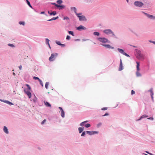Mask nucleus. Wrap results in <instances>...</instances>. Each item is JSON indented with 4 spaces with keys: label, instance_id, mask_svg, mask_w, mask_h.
I'll list each match as a JSON object with an SVG mask.
<instances>
[{
    "label": "nucleus",
    "instance_id": "11",
    "mask_svg": "<svg viewBox=\"0 0 155 155\" xmlns=\"http://www.w3.org/2000/svg\"><path fill=\"white\" fill-rule=\"evenodd\" d=\"M123 69V66L122 65V62L121 60H120V66L119 68V71H121Z\"/></svg>",
    "mask_w": 155,
    "mask_h": 155
},
{
    "label": "nucleus",
    "instance_id": "44",
    "mask_svg": "<svg viewBox=\"0 0 155 155\" xmlns=\"http://www.w3.org/2000/svg\"><path fill=\"white\" fill-rule=\"evenodd\" d=\"M85 135V132L84 131V132H83L81 134V136H84Z\"/></svg>",
    "mask_w": 155,
    "mask_h": 155
},
{
    "label": "nucleus",
    "instance_id": "54",
    "mask_svg": "<svg viewBox=\"0 0 155 155\" xmlns=\"http://www.w3.org/2000/svg\"><path fill=\"white\" fill-rule=\"evenodd\" d=\"M146 152H147V153H148L149 154H150V155H153L152 154H151V153H149L148 152H147V151H146Z\"/></svg>",
    "mask_w": 155,
    "mask_h": 155
},
{
    "label": "nucleus",
    "instance_id": "55",
    "mask_svg": "<svg viewBox=\"0 0 155 155\" xmlns=\"http://www.w3.org/2000/svg\"><path fill=\"white\" fill-rule=\"evenodd\" d=\"M44 13H45L44 12H41V14H44Z\"/></svg>",
    "mask_w": 155,
    "mask_h": 155
},
{
    "label": "nucleus",
    "instance_id": "47",
    "mask_svg": "<svg viewBox=\"0 0 155 155\" xmlns=\"http://www.w3.org/2000/svg\"><path fill=\"white\" fill-rule=\"evenodd\" d=\"M22 68V66L21 65L19 66V68L20 70H21V69Z\"/></svg>",
    "mask_w": 155,
    "mask_h": 155
},
{
    "label": "nucleus",
    "instance_id": "53",
    "mask_svg": "<svg viewBox=\"0 0 155 155\" xmlns=\"http://www.w3.org/2000/svg\"><path fill=\"white\" fill-rule=\"evenodd\" d=\"M48 21H52V18L50 19H49V20H48Z\"/></svg>",
    "mask_w": 155,
    "mask_h": 155
},
{
    "label": "nucleus",
    "instance_id": "58",
    "mask_svg": "<svg viewBox=\"0 0 155 155\" xmlns=\"http://www.w3.org/2000/svg\"><path fill=\"white\" fill-rule=\"evenodd\" d=\"M126 1L127 2H128V0H126Z\"/></svg>",
    "mask_w": 155,
    "mask_h": 155
},
{
    "label": "nucleus",
    "instance_id": "52",
    "mask_svg": "<svg viewBox=\"0 0 155 155\" xmlns=\"http://www.w3.org/2000/svg\"><path fill=\"white\" fill-rule=\"evenodd\" d=\"M150 41L151 42H152V43H153L155 45V41Z\"/></svg>",
    "mask_w": 155,
    "mask_h": 155
},
{
    "label": "nucleus",
    "instance_id": "59",
    "mask_svg": "<svg viewBox=\"0 0 155 155\" xmlns=\"http://www.w3.org/2000/svg\"><path fill=\"white\" fill-rule=\"evenodd\" d=\"M13 74H14V75H15V73H13Z\"/></svg>",
    "mask_w": 155,
    "mask_h": 155
},
{
    "label": "nucleus",
    "instance_id": "14",
    "mask_svg": "<svg viewBox=\"0 0 155 155\" xmlns=\"http://www.w3.org/2000/svg\"><path fill=\"white\" fill-rule=\"evenodd\" d=\"M149 91L150 92L151 96V97L152 100H153V89H152V88L150 89L149 90Z\"/></svg>",
    "mask_w": 155,
    "mask_h": 155
},
{
    "label": "nucleus",
    "instance_id": "3",
    "mask_svg": "<svg viewBox=\"0 0 155 155\" xmlns=\"http://www.w3.org/2000/svg\"><path fill=\"white\" fill-rule=\"evenodd\" d=\"M104 32L107 34H112L113 36L115 37H116V36L114 35V33L110 29H106L104 31Z\"/></svg>",
    "mask_w": 155,
    "mask_h": 155
},
{
    "label": "nucleus",
    "instance_id": "33",
    "mask_svg": "<svg viewBox=\"0 0 155 155\" xmlns=\"http://www.w3.org/2000/svg\"><path fill=\"white\" fill-rule=\"evenodd\" d=\"M65 7V6H64V5H60V8L59 9H64V8Z\"/></svg>",
    "mask_w": 155,
    "mask_h": 155
},
{
    "label": "nucleus",
    "instance_id": "19",
    "mask_svg": "<svg viewBox=\"0 0 155 155\" xmlns=\"http://www.w3.org/2000/svg\"><path fill=\"white\" fill-rule=\"evenodd\" d=\"M61 116L62 117H64V112L63 110L61 111Z\"/></svg>",
    "mask_w": 155,
    "mask_h": 155
},
{
    "label": "nucleus",
    "instance_id": "46",
    "mask_svg": "<svg viewBox=\"0 0 155 155\" xmlns=\"http://www.w3.org/2000/svg\"><path fill=\"white\" fill-rule=\"evenodd\" d=\"M147 119H149V120H153V118L152 117H149V118H147Z\"/></svg>",
    "mask_w": 155,
    "mask_h": 155
},
{
    "label": "nucleus",
    "instance_id": "8",
    "mask_svg": "<svg viewBox=\"0 0 155 155\" xmlns=\"http://www.w3.org/2000/svg\"><path fill=\"white\" fill-rule=\"evenodd\" d=\"M86 132L87 134H88L89 135H92L93 134H96L97 133V132L95 131H86Z\"/></svg>",
    "mask_w": 155,
    "mask_h": 155
},
{
    "label": "nucleus",
    "instance_id": "23",
    "mask_svg": "<svg viewBox=\"0 0 155 155\" xmlns=\"http://www.w3.org/2000/svg\"><path fill=\"white\" fill-rule=\"evenodd\" d=\"M136 74L137 77H140L141 76V74L139 73V71H137L136 72Z\"/></svg>",
    "mask_w": 155,
    "mask_h": 155
},
{
    "label": "nucleus",
    "instance_id": "20",
    "mask_svg": "<svg viewBox=\"0 0 155 155\" xmlns=\"http://www.w3.org/2000/svg\"><path fill=\"white\" fill-rule=\"evenodd\" d=\"M148 117V116L146 115H142V116H141L140 118L138 120H141V119L143 118H144V117Z\"/></svg>",
    "mask_w": 155,
    "mask_h": 155
},
{
    "label": "nucleus",
    "instance_id": "21",
    "mask_svg": "<svg viewBox=\"0 0 155 155\" xmlns=\"http://www.w3.org/2000/svg\"><path fill=\"white\" fill-rule=\"evenodd\" d=\"M71 10L72 11H73L76 14V13H77L76 12V9L75 7H72L71 8Z\"/></svg>",
    "mask_w": 155,
    "mask_h": 155
},
{
    "label": "nucleus",
    "instance_id": "26",
    "mask_svg": "<svg viewBox=\"0 0 155 155\" xmlns=\"http://www.w3.org/2000/svg\"><path fill=\"white\" fill-rule=\"evenodd\" d=\"M84 126L85 127L87 128L90 127L91 125L89 124H87L85 125H84Z\"/></svg>",
    "mask_w": 155,
    "mask_h": 155
},
{
    "label": "nucleus",
    "instance_id": "6",
    "mask_svg": "<svg viewBox=\"0 0 155 155\" xmlns=\"http://www.w3.org/2000/svg\"><path fill=\"white\" fill-rule=\"evenodd\" d=\"M117 50L119 51V52H120L121 53L123 54L124 55H125L126 56L128 57H130V56L129 55H128L126 53L124 52V51L123 49L118 48L117 49Z\"/></svg>",
    "mask_w": 155,
    "mask_h": 155
},
{
    "label": "nucleus",
    "instance_id": "7",
    "mask_svg": "<svg viewBox=\"0 0 155 155\" xmlns=\"http://www.w3.org/2000/svg\"><path fill=\"white\" fill-rule=\"evenodd\" d=\"M134 4L136 6L139 7H141L143 5L141 2L138 1L135 2Z\"/></svg>",
    "mask_w": 155,
    "mask_h": 155
},
{
    "label": "nucleus",
    "instance_id": "51",
    "mask_svg": "<svg viewBox=\"0 0 155 155\" xmlns=\"http://www.w3.org/2000/svg\"><path fill=\"white\" fill-rule=\"evenodd\" d=\"M60 45L62 47H64L65 46V45L64 44H61V45Z\"/></svg>",
    "mask_w": 155,
    "mask_h": 155
},
{
    "label": "nucleus",
    "instance_id": "16",
    "mask_svg": "<svg viewBox=\"0 0 155 155\" xmlns=\"http://www.w3.org/2000/svg\"><path fill=\"white\" fill-rule=\"evenodd\" d=\"M45 104L47 107H51V105L47 101H44V102Z\"/></svg>",
    "mask_w": 155,
    "mask_h": 155
},
{
    "label": "nucleus",
    "instance_id": "2",
    "mask_svg": "<svg viewBox=\"0 0 155 155\" xmlns=\"http://www.w3.org/2000/svg\"><path fill=\"white\" fill-rule=\"evenodd\" d=\"M81 15V13H76V15L78 17L80 21H86L87 19L83 15Z\"/></svg>",
    "mask_w": 155,
    "mask_h": 155
},
{
    "label": "nucleus",
    "instance_id": "37",
    "mask_svg": "<svg viewBox=\"0 0 155 155\" xmlns=\"http://www.w3.org/2000/svg\"><path fill=\"white\" fill-rule=\"evenodd\" d=\"M71 37L69 35H67L66 37V39L68 40H69L70 39Z\"/></svg>",
    "mask_w": 155,
    "mask_h": 155
},
{
    "label": "nucleus",
    "instance_id": "5",
    "mask_svg": "<svg viewBox=\"0 0 155 155\" xmlns=\"http://www.w3.org/2000/svg\"><path fill=\"white\" fill-rule=\"evenodd\" d=\"M99 41L102 43H106L107 42H109V41L107 39L105 38H99L98 39Z\"/></svg>",
    "mask_w": 155,
    "mask_h": 155
},
{
    "label": "nucleus",
    "instance_id": "42",
    "mask_svg": "<svg viewBox=\"0 0 155 155\" xmlns=\"http://www.w3.org/2000/svg\"><path fill=\"white\" fill-rule=\"evenodd\" d=\"M46 121V120H45V119L44 120H43L42 122H41V124H44L45 123V122Z\"/></svg>",
    "mask_w": 155,
    "mask_h": 155
},
{
    "label": "nucleus",
    "instance_id": "29",
    "mask_svg": "<svg viewBox=\"0 0 155 155\" xmlns=\"http://www.w3.org/2000/svg\"><path fill=\"white\" fill-rule=\"evenodd\" d=\"M26 85L28 87V88L27 89H28L29 90H31V87L28 84H26Z\"/></svg>",
    "mask_w": 155,
    "mask_h": 155
},
{
    "label": "nucleus",
    "instance_id": "27",
    "mask_svg": "<svg viewBox=\"0 0 155 155\" xmlns=\"http://www.w3.org/2000/svg\"><path fill=\"white\" fill-rule=\"evenodd\" d=\"M49 83L48 82H47L46 83H45V88L47 89L48 88V86L49 85Z\"/></svg>",
    "mask_w": 155,
    "mask_h": 155
},
{
    "label": "nucleus",
    "instance_id": "45",
    "mask_svg": "<svg viewBox=\"0 0 155 155\" xmlns=\"http://www.w3.org/2000/svg\"><path fill=\"white\" fill-rule=\"evenodd\" d=\"M33 78L35 80L39 79V78L36 77H34Z\"/></svg>",
    "mask_w": 155,
    "mask_h": 155
},
{
    "label": "nucleus",
    "instance_id": "32",
    "mask_svg": "<svg viewBox=\"0 0 155 155\" xmlns=\"http://www.w3.org/2000/svg\"><path fill=\"white\" fill-rule=\"evenodd\" d=\"M46 41L48 43V44L49 46V47L50 48H51V47H50V45H49V40L48 39V38H46Z\"/></svg>",
    "mask_w": 155,
    "mask_h": 155
},
{
    "label": "nucleus",
    "instance_id": "25",
    "mask_svg": "<svg viewBox=\"0 0 155 155\" xmlns=\"http://www.w3.org/2000/svg\"><path fill=\"white\" fill-rule=\"evenodd\" d=\"M94 35H95L99 36L100 35V34L99 32H94Z\"/></svg>",
    "mask_w": 155,
    "mask_h": 155
},
{
    "label": "nucleus",
    "instance_id": "49",
    "mask_svg": "<svg viewBox=\"0 0 155 155\" xmlns=\"http://www.w3.org/2000/svg\"><path fill=\"white\" fill-rule=\"evenodd\" d=\"M109 115L108 113H106L104 115H103L104 116H106L108 115Z\"/></svg>",
    "mask_w": 155,
    "mask_h": 155
},
{
    "label": "nucleus",
    "instance_id": "57",
    "mask_svg": "<svg viewBox=\"0 0 155 155\" xmlns=\"http://www.w3.org/2000/svg\"><path fill=\"white\" fill-rule=\"evenodd\" d=\"M53 5H54L55 6V4H56L55 3H53Z\"/></svg>",
    "mask_w": 155,
    "mask_h": 155
},
{
    "label": "nucleus",
    "instance_id": "30",
    "mask_svg": "<svg viewBox=\"0 0 155 155\" xmlns=\"http://www.w3.org/2000/svg\"><path fill=\"white\" fill-rule=\"evenodd\" d=\"M57 2L58 4H61L62 2V1L61 0H58L57 1Z\"/></svg>",
    "mask_w": 155,
    "mask_h": 155
},
{
    "label": "nucleus",
    "instance_id": "12",
    "mask_svg": "<svg viewBox=\"0 0 155 155\" xmlns=\"http://www.w3.org/2000/svg\"><path fill=\"white\" fill-rule=\"evenodd\" d=\"M137 57L139 59H143V56L141 54L139 53L137 56Z\"/></svg>",
    "mask_w": 155,
    "mask_h": 155
},
{
    "label": "nucleus",
    "instance_id": "34",
    "mask_svg": "<svg viewBox=\"0 0 155 155\" xmlns=\"http://www.w3.org/2000/svg\"><path fill=\"white\" fill-rule=\"evenodd\" d=\"M19 23L20 25H24L25 24V22L23 21H20Z\"/></svg>",
    "mask_w": 155,
    "mask_h": 155
},
{
    "label": "nucleus",
    "instance_id": "18",
    "mask_svg": "<svg viewBox=\"0 0 155 155\" xmlns=\"http://www.w3.org/2000/svg\"><path fill=\"white\" fill-rule=\"evenodd\" d=\"M4 131L5 133L6 134H8V129L5 126H4Z\"/></svg>",
    "mask_w": 155,
    "mask_h": 155
},
{
    "label": "nucleus",
    "instance_id": "38",
    "mask_svg": "<svg viewBox=\"0 0 155 155\" xmlns=\"http://www.w3.org/2000/svg\"><path fill=\"white\" fill-rule=\"evenodd\" d=\"M135 94V92L133 90H132L131 91V94L133 95Z\"/></svg>",
    "mask_w": 155,
    "mask_h": 155
},
{
    "label": "nucleus",
    "instance_id": "36",
    "mask_svg": "<svg viewBox=\"0 0 155 155\" xmlns=\"http://www.w3.org/2000/svg\"><path fill=\"white\" fill-rule=\"evenodd\" d=\"M63 19L64 20H69V18L68 17H67V16L64 17Z\"/></svg>",
    "mask_w": 155,
    "mask_h": 155
},
{
    "label": "nucleus",
    "instance_id": "13",
    "mask_svg": "<svg viewBox=\"0 0 155 155\" xmlns=\"http://www.w3.org/2000/svg\"><path fill=\"white\" fill-rule=\"evenodd\" d=\"M102 45L107 48L109 49H114V48L110 46L109 45L102 44Z\"/></svg>",
    "mask_w": 155,
    "mask_h": 155
},
{
    "label": "nucleus",
    "instance_id": "39",
    "mask_svg": "<svg viewBox=\"0 0 155 155\" xmlns=\"http://www.w3.org/2000/svg\"><path fill=\"white\" fill-rule=\"evenodd\" d=\"M8 45L12 47H14V45L12 44H8Z\"/></svg>",
    "mask_w": 155,
    "mask_h": 155
},
{
    "label": "nucleus",
    "instance_id": "56",
    "mask_svg": "<svg viewBox=\"0 0 155 155\" xmlns=\"http://www.w3.org/2000/svg\"><path fill=\"white\" fill-rule=\"evenodd\" d=\"M9 104H12V103L10 102H9Z\"/></svg>",
    "mask_w": 155,
    "mask_h": 155
},
{
    "label": "nucleus",
    "instance_id": "22",
    "mask_svg": "<svg viewBox=\"0 0 155 155\" xmlns=\"http://www.w3.org/2000/svg\"><path fill=\"white\" fill-rule=\"evenodd\" d=\"M83 129L81 127H80L78 128V130L80 133H81L83 131Z\"/></svg>",
    "mask_w": 155,
    "mask_h": 155
},
{
    "label": "nucleus",
    "instance_id": "24",
    "mask_svg": "<svg viewBox=\"0 0 155 155\" xmlns=\"http://www.w3.org/2000/svg\"><path fill=\"white\" fill-rule=\"evenodd\" d=\"M87 121H88L87 120H86V121H84L81 123L80 124V126H84V124L86 123L87 122Z\"/></svg>",
    "mask_w": 155,
    "mask_h": 155
},
{
    "label": "nucleus",
    "instance_id": "50",
    "mask_svg": "<svg viewBox=\"0 0 155 155\" xmlns=\"http://www.w3.org/2000/svg\"><path fill=\"white\" fill-rule=\"evenodd\" d=\"M59 108L60 109V110L61 111L62 110H63L62 109V108L61 107H59Z\"/></svg>",
    "mask_w": 155,
    "mask_h": 155
},
{
    "label": "nucleus",
    "instance_id": "1",
    "mask_svg": "<svg viewBox=\"0 0 155 155\" xmlns=\"http://www.w3.org/2000/svg\"><path fill=\"white\" fill-rule=\"evenodd\" d=\"M58 54L57 53H53L51 54V56L49 58V60L50 61H54L58 56Z\"/></svg>",
    "mask_w": 155,
    "mask_h": 155
},
{
    "label": "nucleus",
    "instance_id": "15",
    "mask_svg": "<svg viewBox=\"0 0 155 155\" xmlns=\"http://www.w3.org/2000/svg\"><path fill=\"white\" fill-rule=\"evenodd\" d=\"M137 65V71H139L140 70V68H139L140 66V63L138 62H136Z\"/></svg>",
    "mask_w": 155,
    "mask_h": 155
},
{
    "label": "nucleus",
    "instance_id": "60",
    "mask_svg": "<svg viewBox=\"0 0 155 155\" xmlns=\"http://www.w3.org/2000/svg\"><path fill=\"white\" fill-rule=\"evenodd\" d=\"M101 124H99L98 125H101Z\"/></svg>",
    "mask_w": 155,
    "mask_h": 155
},
{
    "label": "nucleus",
    "instance_id": "9",
    "mask_svg": "<svg viewBox=\"0 0 155 155\" xmlns=\"http://www.w3.org/2000/svg\"><path fill=\"white\" fill-rule=\"evenodd\" d=\"M144 13L146 16H147V17H148L150 19H155V16H153V15H149V14H148L147 13Z\"/></svg>",
    "mask_w": 155,
    "mask_h": 155
},
{
    "label": "nucleus",
    "instance_id": "43",
    "mask_svg": "<svg viewBox=\"0 0 155 155\" xmlns=\"http://www.w3.org/2000/svg\"><path fill=\"white\" fill-rule=\"evenodd\" d=\"M39 82L40 84L42 85V86H43V84L42 83V81L39 79Z\"/></svg>",
    "mask_w": 155,
    "mask_h": 155
},
{
    "label": "nucleus",
    "instance_id": "17",
    "mask_svg": "<svg viewBox=\"0 0 155 155\" xmlns=\"http://www.w3.org/2000/svg\"><path fill=\"white\" fill-rule=\"evenodd\" d=\"M48 13L50 15H54L56 14V12L55 11H53L51 12H50L49 11H48Z\"/></svg>",
    "mask_w": 155,
    "mask_h": 155
},
{
    "label": "nucleus",
    "instance_id": "48",
    "mask_svg": "<svg viewBox=\"0 0 155 155\" xmlns=\"http://www.w3.org/2000/svg\"><path fill=\"white\" fill-rule=\"evenodd\" d=\"M55 6L57 7H60V5H58L57 4H55Z\"/></svg>",
    "mask_w": 155,
    "mask_h": 155
},
{
    "label": "nucleus",
    "instance_id": "40",
    "mask_svg": "<svg viewBox=\"0 0 155 155\" xmlns=\"http://www.w3.org/2000/svg\"><path fill=\"white\" fill-rule=\"evenodd\" d=\"M58 18V17H53L52 18V20H56Z\"/></svg>",
    "mask_w": 155,
    "mask_h": 155
},
{
    "label": "nucleus",
    "instance_id": "28",
    "mask_svg": "<svg viewBox=\"0 0 155 155\" xmlns=\"http://www.w3.org/2000/svg\"><path fill=\"white\" fill-rule=\"evenodd\" d=\"M26 2H27V4L31 8H32V6L30 4V3L28 1V0H26Z\"/></svg>",
    "mask_w": 155,
    "mask_h": 155
},
{
    "label": "nucleus",
    "instance_id": "41",
    "mask_svg": "<svg viewBox=\"0 0 155 155\" xmlns=\"http://www.w3.org/2000/svg\"><path fill=\"white\" fill-rule=\"evenodd\" d=\"M107 107H103L101 109V110H107Z\"/></svg>",
    "mask_w": 155,
    "mask_h": 155
},
{
    "label": "nucleus",
    "instance_id": "4",
    "mask_svg": "<svg viewBox=\"0 0 155 155\" xmlns=\"http://www.w3.org/2000/svg\"><path fill=\"white\" fill-rule=\"evenodd\" d=\"M30 91L28 89H24V90L25 92L28 96L29 98L31 97V93Z\"/></svg>",
    "mask_w": 155,
    "mask_h": 155
},
{
    "label": "nucleus",
    "instance_id": "61",
    "mask_svg": "<svg viewBox=\"0 0 155 155\" xmlns=\"http://www.w3.org/2000/svg\"><path fill=\"white\" fill-rule=\"evenodd\" d=\"M83 40V41H85V40Z\"/></svg>",
    "mask_w": 155,
    "mask_h": 155
},
{
    "label": "nucleus",
    "instance_id": "10",
    "mask_svg": "<svg viewBox=\"0 0 155 155\" xmlns=\"http://www.w3.org/2000/svg\"><path fill=\"white\" fill-rule=\"evenodd\" d=\"M77 29L79 30H85L86 29V28L84 26L81 25L79 26L77 28Z\"/></svg>",
    "mask_w": 155,
    "mask_h": 155
},
{
    "label": "nucleus",
    "instance_id": "35",
    "mask_svg": "<svg viewBox=\"0 0 155 155\" xmlns=\"http://www.w3.org/2000/svg\"><path fill=\"white\" fill-rule=\"evenodd\" d=\"M56 43L58 45H61V43L59 41H56Z\"/></svg>",
    "mask_w": 155,
    "mask_h": 155
},
{
    "label": "nucleus",
    "instance_id": "31",
    "mask_svg": "<svg viewBox=\"0 0 155 155\" xmlns=\"http://www.w3.org/2000/svg\"><path fill=\"white\" fill-rule=\"evenodd\" d=\"M68 33L69 34L73 36H74L73 32L72 31H68Z\"/></svg>",
    "mask_w": 155,
    "mask_h": 155
}]
</instances>
